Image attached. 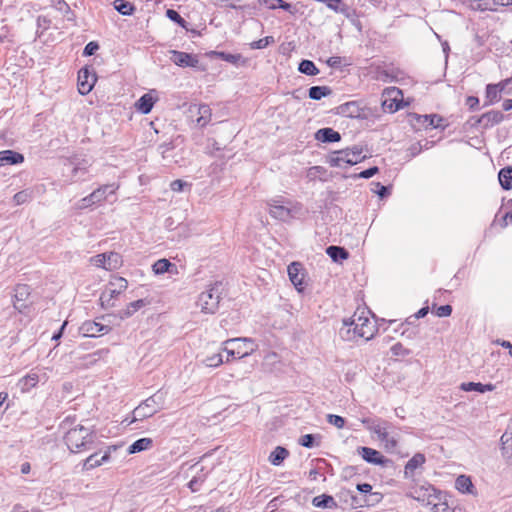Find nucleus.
I'll return each mask as SVG.
<instances>
[{
	"instance_id": "obj_17",
	"label": "nucleus",
	"mask_w": 512,
	"mask_h": 512,
	"mask_svg": "<svg viewBox=\"0 0 512 512\" xmlns=\"http://www.w3.org/2000/svg\"><path fill=\"white\" fill-rule=\"evenodd\" d=\"M190 113H196L198 117L196 118V122L199 126L204 127L211 120L212 112L211 108L207 104L201 105H193L190 107Z\"/></svg>"
},
{
	"instance_id": "obj_26",
	"label": "nucleus",
	"mask_w": 512,
	"mask_h": 512,
	"mask_svg": "<svg viewBox=\"0 0 512 512\" xmlns=\"http://www.w3.org/2000/svg\"><path fill=\"white\" fill-rule=\"evenodd\" d=\"M117 188L118 187L115 186L114 184H106L99 187L98 189L94 190L91 193L92 201H94L95 204L104 201L107 198L108 194L115 193Z\"/></svg>"
},
{
	"instance_id": "obj_27",
	"label": "nucleus",
	"mask_w": 512,
	"mask_h": 512,
	"mask_svg": "<svg viewBox=\"0 0 512 512\" xmlns=\"http://www.w3.org/2000/svg\"><path fill=\"white\" fill-rule=\"evenodd\" d=\"M338 113L351 118H358L361 115V108L356 102H347L338 107Z\"/></svg>"
},
{
	"instance_id": "obj_49",
	"label": "nucleus",
	"mask_w": 512,
	"mask_h": 512,
	"mask_svg": "<svg viewBox=\"0 0 512 512\" xmlns=\"http://www.w3.org/2000/svg\"><path fill=\"white\" fill-rule=\"evenodd\" d=\"M30 198H31V194L27 190L20 191V192L16 193L13 197L14 202L17 205H21V204L28 202L30 200Z\"/></svg>"
},
{
	"instance_id": "obj_45",
	"label": "nucleus",
	"mask_w": 512,
	"mask_h": 512,
	"mask_svg": "<svg viewBox=\"0 0 512 512\" xmlns=\"http://www.w3.org/2000/svg\"><path fill=\"white\" fill-rule=\"evenodd\" d=\"M222 363H224V359H223V356H222L221 353H215V354H213L211 356H207L203 360V364L206 367H218Z\"/></svg>"
},
{
	"instance_id": "obj_28",
	"label": "nucleus",
	"mask_w": 512,
	"mask_h": 512,
	"mask_svg": "<svg viewBox=\"0 0 512 512\" xmlns=\"http://www.w3.org/2000/svg\"><path fill=\"white\" fill-rule=\"evenodd\" d=\"M155 100L151 93H146L136 102L135 107L142 114H148L151 112Z\"/></svg>"
},
{
	"instance_id": "obj_30",
	"label": "nucleus",
	"mask_w": 512,
	"mask_h": 512,
	"mask_svg": "<svg viewBox=\"0 0 512 512\" xmlns=\"http://www.w3.org/2000/svg\"><path fill=\"white\" fill-rule=\"evenodd\" d=\"M455 487L461 493L473 494L474 485L469 476H458L455 481Z\"/></svg>"
},
{
	"instance_id": "obj_57",
	"label": "nucleus",
	"mask_w": 512,
	"mask_h": 512,
	"mask_svg": "<svg viewBox=\"0 0 512 512\" xmlns=\"http://www.w3.org/2000/svg\"><path fill=\"white\" fill-rule=\"evenodd\" d=\"M338 13L343 14L346 18H349V19L356 15L355 10L350 8L348 5L342 4V3L340 5V7L338 8Z\"/></svg>"
},
{
	"instance_id": "obj_31",
	"label": "nucleus",
	"mask_w": 512,
	"mask_h": 512,
	"mask_svg": "<svg viewBox=\"0 0 512 512\" xmlns=\"http://www.w3.org/2000/svg\"><path fill=\"white\" fill-rule=\"evenodd\" d=\"M259 3L268 9L275 10L281 8L290 13H295L293 6L290 3L284 2L283 0H259Z\"/></svg>"
},
{
	"instance_id": "obj_61",
	"label": "nucleus",
	"mask_w": 512,
	"mask_h": 512,
	"mask_svg": "<svg viewBox=\"0 0 512 512\" xmlns=\"http://www.w3.org/2000/svg\"><path fill=\"white\" fill-rule=\"evenodd\" d=\"M319 2L324 3L331 10L338 12V8L341 5L342 0H318Z\"/></svg>"
},
{
	"instance_id": "obj_18",
	"label": "nucleus",
	"mask_w": 512,
	"mask_h": 512,
	"mask_svg": "<svg viewBox=\"0 0 512 512\" xmlns=\"http://www.w3.org/2000/svg\"><path fill=\"white\" fill-rule=\"evenodd\" d=\"M171 60L180 67H195L198 64L195 56L181 51H172Z\"/></svg>"
},
{
	"instance_id": "obj_14",
	"label": "nucleus",
	"mask_w": 512,
	"mask_h": 512,
	"mask_svg": "<svg viewBox=\"0 0 512 512\" xmlns=\"http://www.w3.org/2000/svg\"><path fill=\"white\" fill-rule=\"evenodd\" d=\"M116 449H117L116 446H109L101 457H99L98 453H94V454L90 455L88 458L85 459V461L83 463V469L91 470V469L101 466L103 463L108 462L110 459L111 452L115 451Z\"/></svg>"
},
{
	"instance_id": "obj_23",
	"label": "nucleus",
	"mask_w": 512,
	"mask_h": 512,
	"mask_svg": "<svg viewBox=\"0 0 512 512\" xmlns=\"http://www.w3.org/2000/svg\"><path fill=\"white\" fill-rule=\"evenodd\" d=\"M24 161V156L13 150L0 151V167L5 165H16Z\"/></svg>"
},
{
	"instance_id": "obj_16",
	"label": "nucleus",
	"mask_w": 512,
	"mask_h": 512,
	"mask_svg": "<svg viewBox=\"0 0 512 512\" xmlns=\"http://www.w3.org/2000/svg\"><path fill=\"white\" fill-rule=\"evenodd\" d=\"M426 461L425 455L422 453H416L405 465L404 477L406 479H414L416 471L422 469Z\"/></svg>"
},
{
	"instance_id": "obj_50",
	"label": "nucleus",
	"mask_w": 512,
	"mask_h": 512,
	"mask_svg": "<svg viewBox=\"0 0 512 512\" xmlns=\"http://www.w3.org/2000/svg\"><path fill=\"white\" fill-rule=\"evenodd\" d=\"M327 421H328V423H330L331 425H334L335 427H337L339 429L343 428L345 425V419L339 415L328 414Z\"/></svg>"
},
{
	"instance_id": "obj_12",
	"label": "nucleus",
	"mask_w": 512,
	"mask_h": 512,
	"mask_svg": "<svg viewBox=\"0 0 512 512\" xmlns=\"http://www.w3.org/2000/svg\"><path fill=\"white\" fill-rule=\"evenodd\" d=\"M384 93L389 96L382 103L385 110L393 113L402 107V91L399 88H387Z\"/></svg>"
},
{
	"instance_id": "obj_39",
	"label": "nucleus",
	"mask_w": 512,
	"mask_h": 512,
	"mask_svg": "<svg viewBox=\"0 0 512 512\" xmlns=\"http://www.w3.org/2000/svg\"><path fill=\"white\" fill-rule=\"evenodd\" d=\"M461 389L463 391H477L480 393H484L487 391H492L494 389V385L475 383V382H467V383L461 384Z\"/></svg>"
},
{
	"instance_id": "obj_48",
	"label": "nucleus",
	"mask_w": 512,
	"mask_h": 512,
	"mask_svg": "<svg viewBox=\"0 0 512 512\" xmlns=\"http://www.w3.org/2000/svg\"><path fill=\"white\" fill-rule=\"evenodd\" d=\"M274 42V38L272 36H266L257 41L251 43L252 49H263L267 47L270 43Z\"/></svg>"
},
{
	"instance_id": "obj_36",
	"label": "nucleus",
	"mask_w": 512,
	"mask_h": 512,
	"mask_svg": "<svg viewBox=\"0 0 512 512\" xmlns=\"http://www.w3.org/2000/svg\"><path fill=\"white\" fill-rule=\"evenodd\" d=\"M289 455V452L286 448L277 446L270 454L269 461L271 464L278 466L280 465L285 458Z\"/></svg>"
},
{
	"instance_id": "obj_37",
	"label": "nucleus",
	"mask_w": 512,
	"mask_h": 512,
	"mask_svg": "<svg viewBox=\"0 0 512 512\" xmlns=\"http://www.w3.org/2000/svg\"><path fill=\"white\" fill-rule=\"evenodd\" d=\"M326 252L335 262L345 260L349 256L347 250L340 246L331 245L326 249Z\"/></svg>"
},
{
	"instance_id": "obj_40",
	"label": "nucleus",
	"mask_w": 512,
	"mask_h": 512,
	"mask_svg": "<svg viewBox=\"0 0 512 512\" xmlns=\"http://www.w3.org/2000/svg\"><path fill=\"white\" fill-rule=\"evenodd\" d=\"M171 268L176 269V266L165 258L157 260L152 266L153 272L157 275H162L166 272H170Z\"/></svg>"
},
{
	"instance_id": "obj_9",
	"label": "nucleus",
	"mask_w": 512,
	"mask_h": 512,
	"mask_svg": "<svg viewBox=\"0 0 512 512\" xmlns=\"http://www.w3.org/2000/svg\"><path fill=\"white\" fill-rule=\"evenodd\" d=\"M436 490L432 486L428 487H418L409 491L407 496L421 502L423 505H431V510L433 512H439L440 504L436 503L435 500L437 497L435 496Z\"/></svg>"
},
{
	"instance_id": "obj_59",
	"label": "nucleus",
	"mask_w": 512,
	"mask_h": 512,
	"mask_svg": "<svg viewBox=\"0 0 512 512\" xmlns=\"http://www.w3.org/2000/svg\"><path fill=\"white\" fill-rule=\"evenodd\" d=\"M99 49V45L98 43L96 42H89L85 48H84V51H83V55L85 56H91L93 54H95V52Z\"/></svg>"
},
{
	"instance_id": "obj_4",
	"label": "nucleus",
	"mask_w": 512,
	"mask_h": 512,
	"mask_svg": "<svg viewBox=\"0 0 512 512\" xmlns=\"http://www.w3.org/2000/svg\"><path fill=\"white\" fill-rule=\"evenodd\" d=\"M164 403V394L161 391L153 394L152 396L141 402L132 412V419L130 423L141 421L153 416L160 409Z\"/></svg>"
},
{
	"instance_id": "obj_15",
	"label": "nucleus",
	"mask_w": 512,
	"mask_h": 512,
	"mask_svg": "<svg viewBox=\"0 0 512 512\" xmlns=\"http://www.w3.org/2000/svg\"><path fill=\"white\" fill-rule=\"evenodd\" d=\"M30 294H31V288L28 285L18 284L15 287L14 308L17 309L21 313L24 312V310L28 307V305L25 302L29 298Z\"/></svg>"
},
{
	"instance_id": "obj_46",
	"label": "nucleus",
	"mask_w": 512,
	"mask_h": 512,
	"mask_svg": "<svg viewBox=\"0 0 512 512\" xmlns=\"http://www.w3.org/2000/svg\"><path fill=\"white\" fill-rule=\"evenodd\" d=\"M214 55L216 57H218L226 62L232 63V64H237L238 61L241 59L240 54H230V53H226L223 51H215Z\"/></svg>"
},
{
	"instance_id": "obj_21",
	"label": "nucleus",
	"mask_w": 512,
	"mask_h": 512,
	"mask_svg": "<svg viewBox=\"0 0 512 512\" xmlns=\"http://www.w3.org/2000/svg\"><path fill=\"white\" fill-rule=\"evenodd\" d=\"M510 82V79L500 82L498 84H488L486 87V98L489 100V104L498 102L501 98V92L505 89L506 85Z\"/></svg>"
},
{
	"instance_id": "obj_55",
	"label": "nucleus",
	"mask_w": 512,
	"mask_h": 512,
	"mask_svg": "<svg viewBox=\"0 0 512 512\" xmlns=\"http://www.w3.org/2000/svg\"><path fill=\"white\" fill-rule=\"evenodd\" d=\"M315 437L312 434H305L300 437L299 444L306 448H312L314 446Z\"/></svg>"
},
{
	"instance_id": "obj_7",
	"label": "nucleus",
	"mask_w": 512,
	"mask_h": 512,
	"mask_svg": "<svg viewBox=\"0 0 512 512\" xmlns=\"http://www.w3.org/2000/svg\"><path fill=\"white\" fill-rule=\"evenodd\" d=\"M128 287V282L123 277H113L100 295V303L103 308L115 306L114 299L123 293Z\"/></svg>"
},
{
	"instance_id": "obj_60",
	"label": "nucleus",
	"mask_w": 512,
	"mask_h": 512,
	"mask_svg": "<svg viewBox=\"0 0 512 512\" xmlns=\"http://www.w3.org/2000/svg\"><path fill=\"white\" fill-rule=\"evenodd\" d=\"M55 8L64 13V14H72L69 5L64 0H56Z\"/></svg>"
},
{
	"instance_id": "obj_29",
	"label": "nucleus",
	"mask_w": 512,
	"mask_h": 512,
	"mask_svg": "<svg viewBox=\"0 0 512 512\" xmlns=\"http://www.w3.org/2000/svg\"><path fill=\"white\" fill-rule=\"evenodd\" d=\"M312 504L318 508H337V502L335 501V499L332 496L326 494L314 497L312 500Z\"/></svg>"
},
{
	"instance_id": "obj_19",
	"label": "nucleus",
	"mask_w": 512,
	"mask_h": 512,
	"mask_svg": "<svg viewBox=\"0 0 512 512\" xmlns=\"http://www.w3.org/2000/svg\"><path fill=\"white\" fill-rule=\"evenodd\" d=\"M80 329L88 337H96L99 334H106L110 331V327L94 321L84 322Z\"/></svg>"
},
{
	"instance_id": "obj_62",
	"label": "nucleus",
	"mask_w": 512,
	"mask_h": 512,
	"mask_svg": "<svg viewBox=\"0 0 512 512\" xmlns=\"http://www.w3.org/2000/svg\"><path fill=\"white\" fill-rule=\"evenodd\" d=\"M378 173V167L374 166L359 173L360 178L368 179Z\"/></svg>"
},
{
	"instance_id": "obj_11",
	"label": "nucleus",
	"mask_w": 512,
	"mask_h": 512,
	"mask_svg": "<svg viewBox=\"0 0 512 512\" xmlns=\"http://www.w3.org/2000/svg\"><path fill=\"white\" fill-rule=\"evenodd\" d=\"M96 83V75L87 67L81 68L78 72V91L81 95L88 94Z\"/></svg>"
},
{
	"instance_id": "obj_42",
	"label": "nucleus",
	"mask_w": 512,
	"mask_h": 512,
	"mask_svg": "<svg viewBox=\"0 0 512 512\" xmlns=\"http://www.w3.org/2000/svg\"><path fill=\"white\" fill-rule=\"evenodd\" d=\"M331 89L328 86H312L309 89V97L313 100H320L331 94Z\"/></svg>"
},
{
	"instance_id": "obj_1",
	"label": "nucleus",
	"mask_w": 512,
	"mask_h": 512,
	"mask_svg": "<svg viewBox=\"0 0 512 512\" xmlns=\"http://www.w3.org/2000/svg\"><path fill=\"white\" fill-rule=\"evenodd\" d=\"M376 331L375 322L366 315L365 311H356L350 319L343 320L340 335L346 341H354L358 338L368 341L374 337Z\"/></svg>"
},
{
	"instance_id": "obj_32",
	"label": "nucleus",
	"mask_w": 512,
	"mask_h": 512,
	"mask_svg": "<svg viewBox=\"0 0 512 512\" xmlns=\"http://www.w3.org/2000/svg\"><path fill=\"white\" fill-rule=\"evenodd\" d=\"M153 446V440L151 438H141L133 442L128 447V453L134 454L144 450H148Z\"/></svg>"
},
{
	"instance_id": "obj_34",
	"label": "nucleus",
	"mask_w": 512,
	"mask_h": 512,
	"mask_svg": "<svg viewBox=\"0 0 512 512\" xmlns=\"http://www.w3.org/2000/svg\"><path fill=\"white\" fill-rule=\"evenodd\" d=\"M145 300L139 299L131 302L125 309L120 310L118 315L121 319H126L132 316L137 310L145 306Z\"/></svg>"
},
{
	"instance_id": "obj_47",
	"label": "nucleus",
	"mask_w": 512,
	"mask_h": 512,
	"mask_svg": "<svg viewBox=\"0 0 512 512\" xmlns=\"http://www.w3.org/2000/svg\"><path fill=\"white\" fill-rule=\"evenodd\" d=\"M89 262L98 268L107 270V260L105 253L97 254L89 259Z\"/></svg>"
},
{
	"instance_id": "obj_41",
	"label": "nucleus",
	"mask_w": 512,
	"mask_h": 512,
	"mask_svg": "<svg viewBox=\"0 0 512 512\" xmlns=\"http://www.w3.org/2000/svg\"><path fill=\"white\" fill-rule=\"evenodd\" d=\"M107 260V271H113L122 266L123 260L119 253L109 252L105 253Z\"/></svg>"
},
{
	"instance_id": "obj_2",
	"label": "nucleus",
	"mask_w": 512,
	"mask_h": 512,
	"mask_svg": "<svg viewBox=\"0 0 512 512\" xmlns=\"http://www.w3.org/2000/svg\"><path fill=\"white\" fill-rule=\"evenodd\" d=\"M95 438L96 436L90 428L78 425L66 432L64 440L72 453H79L90 449Z\"/></svg>"
},
{
	"instance_id": "obj_25",
	"label": "nucleus",
	"mask_w": 512,
	"mask_h": 512,
	"mask_svg": "<svg viewBox=\"0 0 512 512\" xmlns=\"http://www.w3.org/2000/svg\"><path fill=\"white\" fill-rule=\"evenodd\" d=\"M288 275L293 285L300 290L303 284L304 274L302 273V265L298 262H292L288 266Z\"/></svg>"
},
{
	"instance_id": "obj_8",
	"label": "nucleus",
	"mask_w": 512,
	"mask_h": 512,
	"mask_svg": "<svg viewBox=\"0 0 512 512\" xmlns=\"http://www.w3.org/2000/svg\"><path fill=\"white\" fill-rule=\"evenodd\" d=\"M220 287L221 284L216 283L198 296L197 306L203 313L214 314L218 310L221 299Z\"/></svg>"
},
{
	"instance_id": "obj_58",
	"label": "nucleus",
	"mask_w": 512,
	"mask_h": 512,
	"mask_svg": "<svg viewBox=\"0 0 512 512\" xmlns=\"http://www.w3.org/2000/svg\"><path fill=\"white\" fill-rule=\"evenodd\" d=\"M94 201H92V198H91V194H89L88 196L82 198L81 200H79L76 204V207L78 209H85V208H88L92 205H94Z\"/></svg>"
},
{
	"instance_id": "obj_54",
	"label": "nucleus",
	"mask_w": 512,
	"mask_h": 512,
	"mask_svg": "<svg viewBox=\"0 0 512 512\" xmlns=\"http://www.w3.org/2000/svg\"><path fill=\"white\" fill-rule=\"evenodd\" d=\"M173 148L174 147H173L172 143H163V144L159 145L158 151L164 160H168L170 158L169 152L171 150H173Z\"/></svg>"
},
{
	"instance_id": "obj_22",
	"label": "nucleus",
	"mask_w": 512,
	"mask_h": 512,
	"mask_svg": "<svg viewBox=\"0 0 512 512\" xmlns=\"http://www.w3.org/2000/svg\"><path fill=\"white\" fill-rule=\"evenodd\" d=\"M504 119V115L501 111L491 110L485 114H483L478 120L477 123L483 125V127H491L502 122Z\"/></svg>"
},
{
	"instance_id": "obj_35",
	"label": "nucleus",
	"mask_w": 512,
	"mask_h": 512,
	"mask_svg": "<svg viewBox=\"0 0 512 512\" xmlns=\"http://www.w3.org/2000/svg\"><path fill=\"white\" fill-rule=\"evenodd\" d=\"M498 179L503 189H512V167H506L501 169L498 174Z\"/></svg>"
},
{
	"instance_id": "obj_64",
	"label": "nucleus",
	"mask_w": 512,
	"mask_h": 512,
	"mask_svg": "<svg viewBox=\"0 0 512 512\" xmlns=\"http://www.w3.org/2000/svg\"><path fill=\"white\" fill-rule=\"evenodd\" d=\"M466 105L471 109L475 110L479 105V99L475 96H469L466 99Z\"/></svg>"
},
{
	"instance_id": "obj_6",
	"label": "nucleus",
	"mask_w": 512,
	"mask_h": 512,
	"mask_svg": "<svg viewBox=\"0 0 512 512\" xmlns=\"http://www.w3.org/2000/svg\"><path fill=\"white\" fill-rule=\"evenodd\" d=\"M366 158V155H363V149L359 146H353L352 148H347L344 150L334 152L328 163L331 167H343L344 165H355Z\"/></svg>"
},
{
	"instance_id": "obj_53",
	"label": "nucleus",
	"mask_w": 512,
	"mask_h": 512,
	"mask_svg": "<svg viewBox=\"0 0 512 512\" xmlns=\"http://www.w3.org/2000/svg\"><path fill=\"white\" fill-rule=\"evenodd\" d=\"M474 2H477V7L480 10H495V1L496 0H473Z\"/></svg>"
},
{
	"instance_id": "obj_63",
	"label": "nucleus",
	"mask_w": 512,
	"mask_h": 512,
	"mask_svg": "<svg viewBox=\"0 0 512 512\" xmlns=\"http://www.w3.org/2000/svg\"><path fill=\"white\" fill-rule=\"evenodd\" d=\"M188 184L182 180H174L170 184V188L174 192H181L184 188V186H187Z\"/></svg>"
},
{
	"instance_id": "obj_38",
	"label": "nucleus",
	"mask_w": 512,
	"mask_h": 512,
	"mask_svg": "<svg viewBox=\"0 0 512 512\" xmlns=\"http://www.w3.org/2000/svg\"><path fill=\"white\" fill-rule=\"evenodd\" d=\"M418 120L426 128H438L441 126V122L443 121L442 117L436 114L422 115L418 117Z\"/></svg>"
},
{
	"instance_id": "obj_51",
	"label": "nucleus",
	"mask_w": 512,
	"mask_h": 512,
	"mask_svg": "<svg viewBox=\"0 0 512 512\" xmlns=\"http://www.w3.org/2000/svg\"><path fill=\"white\" fill-rule=\"evenodd\" d=\"M391 352L394 356H407L410 354V351L403 346L401 343H396L391 347Z\"/></svg>"
},
{
	"instance_id": "obj_20",
	"label": "nucleus",
	"mask_w": 512,
	"mask_h": 512,
	"mask_svg": "<svg viewBox=\"0 0 512 512\" xmlns=\"http://www.w3.org/2000/svg\"><path fill=\"white\" fill-rule=\"evenodd\" d=\"M40 381V376L36 369H32L27 375L19 379L17 386L21 392H29Z\"/></svg>"
},
{
	"instance_id": "obj_52",
	"label": "nucleus",
	"mask_w": 512,
	"mask_h": 512,
	"mask_svg": "<svg viewBox=\"0 0 512 512\" xmlns=\"http://www.w3.org/2000/svg\"><path fill=\"white\" fill-rule=\"evenodd\" d=\"M357 490L363 494H370L371 496L375 497V501H378L381 498V495L379 493H371L372 486L368 483L358 484Z\"/></svg>"
},
{
	"instance_id": "obj_24",
	"label": "nucleus",
	"mask_w": 512,
	"mask_h": 512,
	"mask_svg": "<svg viewBox=\"0 0 512 512\" xmlns=\"http://www.w3.org/2000/svg\"><path fill=\"white\" fill-rule=\"evenodd\" d=\"M315 139L323 143H333L340 141L341 135L332 128H321L315 133Z\"/></svg>"
},
{
	"instance_id": "obj_33",
	"label": "nucleus",
	"mask_w": 512,
	"mask_h": 512,
	"mask_svg": "<svg viewBox=\"0 0 512 512\" xmlns=\"http://www.w3.org/2000/svg\"><path fill=\"white\" fill-rule=\"evenodd\" d=\"M208 471H205L204 467H200L196 475L188 483V487L192 492H197L200 489L201 484L206 480Z\"/></svg>"
},
{
	"instance_id": "obj_13",
	"label": "nucleus",
	"mask_w": 512,
	"mask_h": 512,
	"mask_svg": "<svg viewBox=\"0 0 512 512\" xmlns=\"http://www.w3.org/2000/svg\"><path fill=\"white\" fill-rule=\"evenodd\" d=\"M358 455H360L367 463L373 465L385 466L390 462L389 459L385 458L379 451L370 447H359L357 449Z\"/></svg>"
},
{
	"instance_id": "obj_10",
	"label": "nucleus",
	"mask_w": 512,
	"mask_h": 512,
	"mask_svg": "<svg viewBox=\"0 0 512 512\" xmlns=\"http://www.w3.org/2000/svg\"><path fill=\"white\" fill-rule=\"evenodd\" d=\"M240 342H243L244 344L252 343V341L248 338H233V339H228L222 343V345H223L222 350L227 353V358H226V360H224V362H229L230 358H234L236 356L238 358H244V357L248 356L253 351V348H250V350H245V351L236 350L234 348V346L236 344H239Z\"/></svg>"
},
{
	"instance_id": "obj_56",
	"label": "nucleus",
	"mask_w": 512,
	"mask_h": 512,
	"mask_svg": "<svg viewBox=\"0 0 512 512\" xmlns=\"http://www.w3.org/2000/svg\"><path fill=\"white\" fill-rule=\"evenodd\" d=\"M452 313V307L450 305H442L437 307L435 314L438 317H448Z\"/></svg>"
},
{
	"instance_id": "obj_43",
	"label": "nucleus",
	"mask_w": 512,
	"mask_h": 512,
	"mask_svg": "<svg viewBox=\"0 0 512 512\" xmlns=\"http://www.w3.org/2000/svg\"><path fill=\"white\" fill-rule=\"evenodd\" d=\"M114 8L120 14L125 15V16L132 15L134 12V6L126 0H115Z\"/></svg>"
},
{
	"instance_id": "obj_3",
	"label": "nucleus",
	"mask_w": 512,
	"mask_h": 512,
	"mask_svg": "<svg viewBox=\"0 0 512 512\" xmlns=\"http://www.w3.org/2000/svg\"><path fill=\"white\" fill-rule=\"evenodd\" d=\"M269 207V214L274 219L286 222L298 214L302 205L298 202H291L290 200H282L280 198H273L267 201Z\"/></svg>"
},
{
	"instance_id": "obj_5",
	"label": "nucleus",
	"mask_w": 512,
	"mask_h": 512,
	"mask_svg": "<svg viewBox=\"0 0 512 512\" xmlns=\"http://www.w3.org/2000/svg\"><path fill=\"white\" fill-rule=\"evenodd\" d=\"M369 429L377 435L379 441L384 444L388 452H393L398 444L399 434L394 426L387 421L373 422Z\"/></svg>"
},
{
	"instance_id": "obj_44",
	"label": "nucleus",
	"mask_w": 512,
	"mask_h": 512,
	"mask_svg": "<svg viewBox=\"0 0 512 512\" xmlns=\"http://www.w3.org/2000/svg\"><path fill=\"white\" fill-rule=\"evenodd\" d=\"M298 70L306 75L314 76L319 73V69L316 67V65L310 61V60H302L299 63Z\"/></svg>"
}]
</instances>
